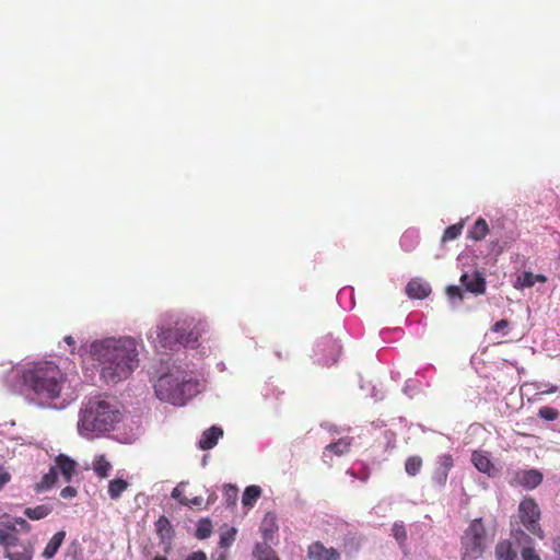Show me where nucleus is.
Returning <instances> with one entry per match:
<instances>
[{
  "label": "nucleus",
  "mask_w": 560,
  "mask_h": 560,
  "mask_svg": "<svg viewBox=\"0 0 560 560\" xmlns=\"http://www.w3.org/2000/svg\"><path fill=\"white\" fill-rule=\"evenodd\" d=\"M91 354L101 363L106 383L127 380L139 364L137 343L129 337L93 342Z\"/></svg>",
  "instance_id": "obj_1"
},
{
  "label": "nucleus",
  "mask_w": 560,
  "mask_h": 560,
  "mask_svg": "<svg viewBox=\"0 0 560 560\" xmlns=\"http://www.w3.org/2000/svg\"><path fill=\"white\" fill-rule=\"evenodd\" d=\"M23 383L37 397L54 400L61 396L67 383V375L57 364L42 361L30 364L23 371Z\"/></svg>",
  "instance_id": "obj_2"
},
{
  "label": "nucleus",
  "mask_w": 560,
  "mask_h": 560,
  "mask_svg": "<svg viewBox=\"0 0 560 560\" xmlns=\"http://www.w3.org/2000/svg\"><path fill=\"white\" fill-rule=\"evenodd\" d=\"M120 416L116 404L100 397L91 398L81 409L79 431L85 438L92 433L109 431L120 420Z\"/></svg>",
  "instance_id": "obj_3"
},
{
  "label": "nucleus",
  "mask_w": 560,
  "mask_h": 560,
  "mask_svg": "<svg viewBox=\"0 0 560 560\" xmlns=\"http://www.w3.org/2000/svg\"><path fill=\"white\" fill-rule=\"evenodd\" d=\"M199 383L183 371H171L154 383L156 397L174 406H183L199 392Z\"/></svg>",
  "instance_id": "obj_4"
},
{
  "label": "nucleus",
  "mask_w": 560,
  "mask_h": 560,
  "mask_svg": "<svg viewBox=\"0 0 560 560\" xmlns=\"http://www.w3.org/2000/svg\"><path fill=\"white\" fill-rule=\"evenodd\" d=\"M493 536L487 529L482 517L470 521L460 536V559L477 560L481 558L493 540Z\"/></svg>",
  "instance_id": "obj_5"
},
{
  "label": "nucleus",
  "mask_w": 560,
  "mask_h": 560,
  "mask_svg": "<svg viewBox=\"0 0 560 560\" xmlns=\"http://www.w3.org/2000/svg\"><path fill=\"white\" fill-rule=\"evenodd\" d=\"M149 339L155 343V347L174 350L178 346H194L198 341V335L184 327L163 328L156 326L149 334Z\"/></svg>",
  "instance_id": "obj_6"
},
{
  "label": "nucleus",
  "mask_w": 560,
  "mask_h": 560,
  "mask_svg": "<svg viewBox=\"0 0 560 560\" xmlns=\"http://www.w3.org/2000/svg\"><path fill=\"white\" fill-rule=\"evenodd\" d=\"M517 516L520 523L532 535L544 539L545 534L540 526L541 512L537 502L530 498L525 497L518 504Z\"/></svg>",
  "instance_id": "obj_7"
},
{
  "label": "nucleus",
  "mask_w": 560,
  "mask_h": 560,
  "mask_svg": "<svg viewBox=\"0 0 560 560\" xmlns=\"http://www.w3.org/2000/svg\"><path fill=\"white\" fill-rule=\"evenodd\" d=\"M34 542L31 540L21 541L15 537L7 549H4V557L9 560H32L34 556Z\"/></svg>",
  "instance_id": "obj_8"
},
{
  "label": "nucleus",
  "mask_w": 560,
  "mask_h": 560,
  "mask_svg": "<svg viewBox=\"0 0 560 560\" xmlns=\"http://www.w3.org/2000/svg\"><path fill=\"white\" fill-rule=\"evenodd\" d=\"M512 536L514 537L517 545L523 546L521 549V560H541L539 553L534 548V541L532 537L522 528H513Z\"/></svg>",
  "instance_id": "obj_9"
},
{
  "label": "nucleus",
  "mask_w": 560,
  "mask_h": 560,
  "mask_svg": "<svg viewBox=\"0 0 560 560\" xmlns=\"http://www.w3.org/2000/svg\"><path fill=\"white\" fill-rule=\"evenodd\" d=\"M307 557L311 560H340V553L335 548H327L320 541H315L308 546Z\"/></svg>",
  "instance_id": "obj_10"
},
{
  "label": "nucleus",
  "mask_w": 560,
  "mask_h": 560,
  "mask_svg": "<svg viewBox=\"0 0 560 560\" xmlns=\"http://www.w3.org/2000/svg\"><path fill=\"white\" fill-rule=\"evenodd\" d=\"M460 283L466 291L476 295L483 294L486 291V280L478 271H475L472 276H469L467 272L463 273L460 276Z\"/></svg>",
  "instance_id": "obj_11"
},
{
  "label": "nucleus",
  "mask_w": 560,
  "mask_h": 560,
  "mask_svg": "<svg viewBox=\"0 0 560 560\" xmlns=\"http://www.w3.org/2000/svg\"><path fill=\"white\" fill-rule=\"evenodd\" d=\"M406 293L410 299H425L431 293V287L428 282L415 278L406 285Z\"/></svg>",
  "instance_id": "obj_12"
},
{
  "label": "nucleus",
  "mask_w": 560,
  "mask_h": 560,
  "mask_svg": "<svg viewBox=\"0 0 560 560\" xmlns=\"http://www.w3.org/2000/svg\"><path fill=\"white\" fill-rule=\"evenodd\" d=\"M223 435V430L220 427L212 425L208 430L203 431L201 438L198 442V446L202 451H208L213 448L219 439Z\"/></svg>",
  "instance_id": "obj_13"
},
{
  "label": "nucleus",
  "mask_w": 560,
  "mask_h": 560,
  "mask_svg": "<svg viewBox=\"0 0 560 560\" xmlns=\"http://www.w3.org/2000/svg\"><path fill=\"white\" fill-rule=\"evenodd\" d=\"M57 471L60 470L61 475L65 477L66 481H70L74 471H75V462L70 457L60 454L56 457V466Z\"/></svg>",
  "instance_id": "obj_14"
},
{
  "label": "nucleus",
  "mask_w": 560,
  "mask_h": 560,
  "mask_svg": "<svg viewBox=\"0 0 560 560\" xmlns=\"http://www.w3.org/2000/svg\"><path fill=\"white\" fill-rule=\"evenodd\" d=\"M66 537V532L60 530L57 532L50 540L47 542L46 547L43 550V557L46 559H51L58 552L59 548L63 544Z\"/></svg>",
  "instance_id": "obj_15"
},
{
  "label": "nucleus",
  "mask_w": 560,
  "mask_h": 560,
  "mask_svg": "<svg viewBox=\"0 0 560 560\" xmlns=\"http://www.w3.org/2000/svg\"><path fill=\"white\" fill-rule=\"evenodd\" d=\"M518 481L523 487L534 489L541 483L542 474L536 469L525 470L520 475Z\"/></svg>",
  "instance_id": "obj_16"
},
{
  "label": "nucleus",
  "mask_w": 560,
  "mask_h": 560,
  "mask_svg": "<svg viewBox=\"0 0 560 560\" xmlns=\"http://www.w3.org/2000/svg\"><path fill=\"white\" fill-rule=\"evenodd\" d=\"M497 560H516L517 555L513 549L511 541L500 540L494 548Z\"/></svg>",
  "instance_id": "obj_17"
},
{
  "label": "nucleus",
  "mask_w": 560,
  "mask_h": 560,
  "mask_svg": "<svg viewBox=\"0 0 560 560\" xmlns=\"http://www.w3.org/2000/svg\"><path fill=\"white\" fill-rule=\"evenodd\" d=\"M489 233V225L483 218H478L468 232L467 237L476 242L482 241Z\"/></svg>",
  "instance_id": "obj_18"
},
{
  "label": "nucleus",
  "mask_w": 560,
  "mask_h": 560,
  "mask_svg": "<svg viewBox=\"0 0 560 560\" xmlns=\"http://www.w3.org/2000/svg\"><path fill=\"white\" fill-rule=\"evenodd\" d=\"M475 467L480 471L490 475L493 464L490 458L482 452L475 451L471 455Z\"/></svg>",
  "instance_id": "obj_19"
},
{
  "label": "nucleus",
  "mask_w": 560,
  "mask_h": 560,
  "mask_svg": "<svg viewBox=\"0 0 560 560\" xmlns=\"http://www.w3.org/2000/svg\"><path fill=\"white\" fill-rule=\"evenodd\" d=\"M50 504H40L35 508H26L24 514L33 521H39L47 517L52 512Z\"/></svg>",
  "instance_id": "obj_20"
},
{
  "label": "nucleus",
  "mask_w": 560,
  "mask_h": 560,
  "mask_svg": "<svg viewBox=\"0 0 560 560\" xmlns=\"http://www.w3.org/2000/svg\"><path fill=\"white\" fill-rule=\"evenodd\" d=\"M57 481V468L51 466L49 471L43 476L39 482L35 486L37 493L44 492L50 489Z\"/></svg>",
  "instance_id": "obj_21"
},
{
  "label": "nucleus",
  "mask_w": 560,
  "mask_h": 560,
  "mask_svg": "<svg viewBox=\"0 0 560 560\" xmlns=\"http://www.w3.org/2000/svg\"><path fill=\"white\" fill-rule=\"evenodd\" d=\"M93 469L98 478H107L112 469V464L105 455H98L94 458Z\"/></svg>",
  "instance_id": "obj_22"
},
{
  "label": "nucleus",
  "mask_w": 560,
  "mask_h": 560,
  "mask_svg": "<svg viewBox=\"0 0 560 560\" xmlns=\"http://www.w3.org/2000/svg\"><path fill=\"white\" fill-rule=\"evenodd\" d=\"M351 443L347 439H340L335 443H330L325 447L323 456L326 457L327 452H331L337 456H341L350 451Z\"/></svg>",
  "instance_id": "obj_23"
},
{
  "label": "nucleus",
  "mask_w": 560,
  "mask_h": 560,
  "mask_svg": "<svg viewBox=\"0 0 560 560\" xmlns=\"http://www.w3.org/2000/svg\"><path fill=\"white\" fill-rule=\"evenodd\" d=\"M129 483L125 479L116 478L108 483V495L112 500H118Z\"/></svg>",
  "instance_id": "obj_24"
},
{
  "label": "nucleus",
  "mask_w": 560,
  "mask_h": 560,
  "mask_svg": "<svg viewBox=\"0 0 560 560\" xmlns=\"http://www.w3.org/2000/svg\"><path fill=\"white\" fill-rule=\"evenodd\" d=\"M261 489L258 486H248L243 493L242 503L245 506H253V504L260 498Z\"/></svg>",
  "instance_id": "obj_25"
},
{
  "label": "nucleus",
  "mask_w": 560,
  "mask_h": 560,
  "mask_svg": "<svg viewBox=\"0 0 560 560\" xmlns=\"http://www.w3.org/2000/svg\"><path fill=\"white\" fill-rule=\"evenodd\" d=\"M464 223L465 221L460 220L458 223L447 226L443 233L442 242L446 243L456 240L463 232Z\"/></svg>",
  "instance_id": "obj_26"
},
{
  "label": "nucleus",
  "mask_w": 560,
  "mask_h": 560,
  "mask_svg": "<svg viewBox=\"0 0 560 560\" xmlns=\"http://www.w3.org/2000/svg\"><path fill=\"white\" fill-rule=\"evenodd\" d=\"M422 467V458L418 455L410 456L406 459L405 470L409 476H416Z\"/></svg>",
  "instance_id": "obj_27"
},
{
  "label": "nucleus",
  "mask_w": 560,
  "mask_h": 560,
  "mask_svg": "<svg viewBox=\"0 0 560 560\" xmlns=\"http://www.w3.org/2000/svg\"><path fill=\"white\" fill-rule=\"evenodd\" d=\"M212 533V523L209 518H201L196 528V537L198 539H206L210 537Z\"/></svg>",
  "instance_id": "obj_28"
},
{
  "label": "nucleus",
  "mask_w": 560,
  "mask_h": 560,
  "mask_svg": "<svg viewBox=\"0 0 560 560\" xmlns=\"http://www.w3.org/2000/svg\"><path fill=\"white\" fill-rule=\"evenodd\" d=\"M535 284L534 273L530 271H524L516 280L515 288H530Z\"/></svg>",
  "instance_id": "obj_29"
},
{
  "label": "nucleus",
  "mask_w": 560,
  "mask_h": 560,
  "mask_svg": "<svg viewBox=\"0 0 560 560\" xmlns=\"http://www.w3.org/2000/svg\"><path fill=\"white\" fill-rule=\"evenodd\" d=\"M393 536L399 542L404 545L407 539V532L402 523H395L392 528Z\"/></svg>",
  "instance_id": "obj_30"
},
{
  "label": "nucleus",
  "mask_w": 560,
  "mask_h": 560,
  "mask_svg": "<svg viewBox=\"0 0 560 560\" xmlns=\"http://www.w3.org/2000/svg\"><path fill=\"white\" fill-rule=\"evenodd\" d=\"M538 416L547 421H553L559 417V411L552 407L544 406L539 409Z\"/></svg>",
  "instance_id": "obj_31"
},
{
  "label": "nucleus",
  "mask_w": 560,
  "mask_h": 560,
  "mask_svg": "<svg viewBox=\"0 0 560 560\" xmlns=\"http://www.w3.org/2000/svg\"><path fill=\"white\" fill-rule=\"evenodd\" d=\"M259 552H260V555H258V559H259V560H279V559L276 557V555H275L273 550H271V549H270L269 547H267V546L262 547V546H260V545H257V546H256V549H255V555H257V553H259Z\"/></svg>",
  "instance_id": "obj_32"
},
{
  "label": "nucleus",
  "mask_w": 560,
  "mask_h": 560,
  "mask_svg": "<svg viewBox=\"0 0 560 560\" xmlns=\"http://www.w3.org/2000/svg\"><path fill=\"white\" fill-rule=\"evenodd\" d=\"M224 495L229 506H234L237 500V488L232 485H228L224 488Z\"/></svg>",
  "instance_id": "obj_33"
},
{
  "label": "nucleus",
  "mask_w": 560,
  "mask_h": 560,
  "mask_svg": "<svg viewBox=\"0 0 560 560\" xmlns=\"http://www.w3.org/2000/svg\"><path fill=\"white\" fill-rule=\"evenodd\" d=\"M454 465L453 457L450 454H443L439 457V469L445 472H450Z\"/></svg>",
  "instance_id": "obj_34"
},
{
  "label": "nucleus",
  "mask_w": 560,
  "mask_h": 560,
  "mask_svg": "<svg viewBox=\"0 0 560 560\" xmlns=\"http://www.w3.org/2000/svg\"><path fill=\"white\" fill-rule=\"evenodd\" d=\"M235 534H236L235 528H231V529L226 530L225 533L221 534L220 546L223 548L230 547L235 539Z\"/></svg>",
  "instance_id": "obj_35"
},
{
  "label": "nucleus",
  "mask_w": 560,
  "mask_h": 560,
  "mask_svg": "<svg viewBox=\"0 0 560 560\" xmlns=\"http://www.w3.org/2000/svg\"><path fill=\"white\" fill-rule=\"evenodd\" d=\"M183 486L184 483H179L177 485L173 490H172V498L175 499L176 501H178L182 505H188V499L185 497L184 494V490H183Z\"/></svg>",
  "instance_id": "obj_36"
},
{
  "label": "nucleus",
  "mask_w": 560,
  "mask_h": 560,
  "mask_svg": "<svg viewBox=\"0 0 560 560\" xmlns=\"http://www.w3.org/2000/svg\"><path fill=\"white\" fill-rule=\"evenodd\" d=\"M15 525H18L24 533H28L31 530V525L22 517H15L13 520V525H7V529L15 530Z\"/></svg>",
  "instance_id": "obj_37"
},
{
  "label": "nucleus",
  "mask_w": 560,
  "mask_h": 560,
  "mask_svg": "<svg viewBox=\"0 0 560 560\" xmlns=\"http://www.w3.org/2000/svg\"><path fill=\"white\" fill-rule=\"evenodd\" d=\"M446 294L451 300L458 299L462 301L464 298L463 290L457 285H448L446 288Z\"/></svg>",
  "instance_id": "obj_38"
},
{
  "label": "nucleus",
  "mask_w": 560,
  "mask_h": 560,
  "mask_svg": "<svg viewBox=\"0 0 560 560\" xmlns=\"http://www.w3.org/2000/svg\"><path fill=\"white\" fill-rule=\"evenodd\" d=\"M16 536L9 533L7 529L0 527V545L4 547V549L8 548L9 542L13 540Z\"/></svg>",
  "instance_id": "obj_39"
},
{
  "label": "nucleus",
  "mask_w": 560,
  "mask_h": 560,
  "mask_svg": "<svg viewBox=\"0 0 560 560\" xmlns=\"http://www.w3.org/2000/svg\"><path fill=\"white\" fill-rule=\"evenodd\" d=\"M11 480V475L3 466H0V490Z\"/></svg>",
  "instance_id": "obj_40"
},
{
  "label": "nucleus",
  "mask_w": 560,
  "mask_h": 560,
  "mask_svg": "<svg viewBox=\"0 0 560 560\" xmlns=\"http://www.w3.org/2000/svg\"><path fill=\"white\" fill-rule=\"evenodd\" d=\"M77 489L73 488V487H65L61 491H60V497L62 499H71V498H74L77 495Z\"/></svg>",
  "instance_id": "obj_41"
},
{
  "label": "nucleus",
  "mask_w": 560,
  "mask_h": 560,
  "mask_svg": "<svg viewBox=\"0 0 560 560\" xmlns=\"http://www.w3.org/2000/svg\"><path fill=\"white\" fill-rule=\"evenodd\" d=\"M448 474L438 468L435 471L434 480L438 485L444 486L446 483Z\"/></svg>",
  "instance_id": "obj_42"
},
{
  "label": "nucleus",
  "mask_w": 560,
  "mask_h": 560,
  "mask_svg": "<svg viewBox=\"0 0 560 560\" xmlns=\"http://www.w3.org/2000/svg\"><path fill=\"white\" fill-rule=\"evenodd\" d=\"M156 528H158V532L160 534H162V532L165 529V528H170V522L165 517V516H161L158 522H156Z\"/></svg>",
  "instance_id": "obj_43"
},
{
  "label": "nucleus",
  "mask_w": 560,
  "mask_h": 560,
  "mask_svg": "<svg viewBox=\"0 0 560 560\" xmlns=\"http://www.w3.org/2000/svg\"><path fill=\"white\" fill-rule=\"evenodd\" d=\"M509 327V320L508 319H501L497 323L493 324V326L491 327V330L494 331V332H498V331H501L505 328Z\"/></svg>",
  "instance_id": "obj_44"
},
{
  "label": "nucleus",
  "mask_w": 560,
  "mask_h": 560,
  "mask_svg": "<svg viewBox=\"0 0 560 560\" xmlns=\"http://www.w3.org/2000/svg\"><path fill=\"white\" fill-rule=\"evenodd\" d=\"M551 549L555 552L558 560H560V536H557L551 541Z\"/></svg>",
  "instance_id": "obj_45"
},
{
  "label": "nucleus",
  "mask_w": 560,
  "mask_h": 560,
  "mask_svg": "<svg viewBox=\"0 0 560 560\" xmlns=\"http://www.w3.org/2000/svg\"><path fill=\"white\" fill-rule=\"evenodd\" d=\"M186 560H207V557L203 551H196L188 556Z\"/></svg>",
  "instance_id": "obj_46"
},
{
  "label": "nucleus",
  "mask_w": 560,
  "mask_h": 560,
  "mask_svg": "<svg viewBox=\"0 0 560 560\" xmlns=\"http://www.w3.org/2000/svg\"><path fill=\"white\" fill-rule=\"evenodd\" d=\"M203 502L202 497H195L192 499H188V505L187 506H200Z\"/></svg>",
  "instance_id": "obj_47"
},
{
  "label": "nucleus",
  "mask_w": 560,
  "mask_h": 560,
  "mask_svg": "<svg viewBox=\"0 0 560 560\" xmlns=\"http://www.w3.org/2000/svg\"><path fill=\"white\" fill-rule=\"evenodd\" d=\"M534 278H535V282L538 281V282H546L547 281V277L544 276V275H534Z\"/></svg>",
  "instance_id": "obj_48"
},
{
  "label": "nucleus",
  "mask_w": 560,
  "mask_h": 560,
  "mask_svg": "<svg viewBox=\"0 0 560 560\" xmlns=\"http://www.w3.org/2000/svg\"><path fill=\"white\" fill-rule=\"evenodd\" d=\"M65 341H66L69 346H74V343H75L74 339H73L71 336H67V337H65Z\"/></svg>",
  "instance_id": "obj_49"
},
{
  "label": "nucleus",
  "mask_w": 560,
  "mask_h": 560,
  "mask_svg": "<svg viewBox=\"0 0 560 560\" xmlns=\"http://www.w3.org/2000/svg\"><path fill=\"white\" fill-rule=\"evenodd\" d=\"M153 560H167L166 557L163 556H156Z\"/></svg>",
  "instance_id": "obj_50"
}]
</instances>
